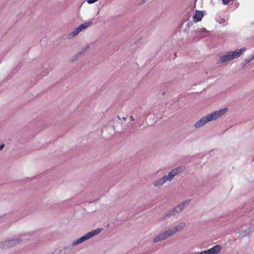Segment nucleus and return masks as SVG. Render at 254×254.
<instances>
[{"label": "nucleus", "mask_w": 254, "mask_h": 254, "mask_svg": "<svg viewBox=\"0 0 254 254\" xmlns=\"http://www.w3.org/2000/svg\"><path fill=\"white\" fill-rule=\"evenodd\" d=\"M227 108H224L217 111H214L211 114H209L201 118L194 124V127L195 128H199L203 126L208 122L215 121L224 115L227 112Z\"/></svg>", "instance_id": "1"}, {"label": "nucleus", "mask_w": 254, "mask_h": 254, "mask_svg": "<svg viewBox=\"0 0 254 254\" xmlns=\"http://www.w3.org/2000/svg\"><path fill=\"white\" fill-rule=\"evenodd\" d=\"M185 226L186 223L184 222H181L179 225L165 231L155 237L153 240V242L157 243L165 240L169 237L175 235L177 232L182 230Z\"/></svg>", "instance_id": "2"}, {"label": "nucleus", "mask_w": 254, "mask_h": 254, "mask_svg": "<svg viewBox=\"0 0 254 254\" xmlns=\"http://www.w3.org/2000/svg\"><path fill=\"white\" fill-rule=\"evenodd\" d=\"M246 50V48H243L241 49H236L235 51H229L226 54L220 57V60L219 62H218V64H223L238 58L241 56Z\"/></svg>", "instance_id": "3"}, {"label": "nucleus", "mask_w": 254, "mask_h": 254, "mask_svg": "<svg viewBox=\"0 0 254 254\" xmlns=\"http://www.w3.org/2000/svg\"><path fill=\"white\" fill-rule=\"evenodd\" d=\"M102 228H98L97 229H94L92 230L90 232H88L86 234L81 236L80 238H78L77 239L74 240L72 243V246L75 247L84 241L88 240L93 237L98 235L99 233L101 232L102 231Z\"/></svg>", "instance_id": "4"}, {"label": "nucleus", "mask_w": 254, "mask_h": 254, "mask_svg": "<svg viewBox=\"0 0 254 254\" xmlns=\"http://www.w3.org/2000/svg\"><path fill=\"white\" fill-rule=\"evenodd\" d=\"M190 201V199L186 200L182 203L178 204L176 207L173 208L165 213V217H171L175 216V215L183 210Z\"/></svg>", "instance_id": "5"}, {"label": "nucleus", "mask_w": 254, "mask_h": 254, "mask_svg": "<svg viewBox=\"0 0 254 254\" xmlns=\"http://www.w3.org/2000/svg\"><path fill=\"white\" fill-rule=\"evenodd\" d=\"M185 169V167L183 166L172 169L169 172L167 175H165L167 181H171L175 176L178 175L179 173L183 172Z\"/></svg>", "instance_id": "6"}, {"label": "nucleus", "mask_w": 254, "mask_h": 254, "mask_svg": "<svg viewBox=\"0 0 254 254\" xmlns=\"http://www.w3.org/2000/svg\"><path fill=\"white\" fill-rule=\"evenodd\" d=\"M92 23V21H88L82 23L71 32L69 35L73 37L76 36L80 32L90 26Z\"/></svg>", "instance_id": "7"}, {"label": "nucleus", "mask_w": 254, "mask_h": 254, "mask_svg": "<svg viewBox=\"0 0 254 254\" xmlns=\"http://www.w3.org/2000/svg\"><path fill=\"white\" fill-rule=\"evenodd\" d=\"M92 23V21H88L82 23L71 32L69 35L73 37L76 36L80 32L90 26Z\"/></svg>", "instance_id": "8"}, {"label": "nucleus", "mask_w": 254, "mask_h": 254, "mask_svg": "<svg viewBox=\"0 0 254 254\" xmlns=\"http://www.w3.org/2000/svg\"><path fill=\"white\" fill-rule=\"evenodd\" d=\"M29 239V238L27 237V235H21L18 238H13L11 239L5 240V243H8L11 247L22 242V240H26Z\"/></svg>", "instance_id": "9"}, {"label": "nucleus", "mask_w": 254, "mask_h": 254, "mask_svg": "<svg viewBox=\"0 0 254 254\" xmlns=\"http://www.w3.org/2000/svg\"><path fill=\"white\" fill-rule=\"evenodd\" d=\"M221 249V247L219 245H216L207 250L199 253V254H217L220 252Z\"/></svg>", "instance_id": "10"}, {"label": "nucleus", "mask_w": 254, "mask_h": 254, "mask_svg": "<svg viewBox=\"0 0 254 254\" xmlns=\"http://www.w3.org/2000/svg\"><path fill=\"white\" fill-rule=\"evenodd\" d=\"M205 13V11L196 10L192 17L193 21L195 22L200 21L204 16Z\"/></svg>", "instance_id": "11"}, {"label": "nucleus", "mask_w": 254, "mask_h": 254, "mask_svg": "<svg viewBox=\"0 0 254 254\" xmlns=\"http://www.w3.org/2000/svg\"><path fill=\"white\" fill-rule=\"evenodd\" d=\"M254 231V224L249 228H247L244 230H242L239 232V237L243 238L244 237L249 235L251 232Z\"/></svg>", "instance_id": "12"}, {"label": "nucleus", "mask_w": 254, "mask_h": 254, "mask_svg": "<svg viewBox=\"0 0 254 254\" xmlns=\"http://www.w3.org/2000/svg\"><path fill=\"white\" fill-rule=\"evenodd\" d=\"M166 176H163L162 177L159 178L153 182V186L155 187H160L164 185L166 182Z\"/></svg>", "instance_id": "13"}, {"label": "nucleus", "mask_w": 254, "mask_h": 254, "mask_svg": "<svg viewBox=\"0 0 254 254\" xmlns=\"http://www.w3.org/2000/svg\"><path fill=\"white\" fill-rule=\"evenodd\" d=\"M196 35L199 36L200 34H206L208 33V31L205 28H197L195 31Z\"/></svg>", "instance_id": "14"}, {"label": "nucleus", "mask_w": 254, "mask_h": 254, "mask_svg": "<svg viewBox=\"0 0 254 254\" xmlns=\"http://www.w3.org/2000/svg\"><path fill=\"white\" fill-rule=\"evenodd\" d=\"M89 48V47L88 45H86V47H85L82 50L78 53H77L75 59H74L73 61H75L77 60V59L81 56L82 55H83L88 49Z\"/></svg>", "instance_id": "15"}, {"label": "nucleus", "mask_w": 254, "mask_h": 254, "mask_svg": "<svg viewBox=\"0 0 254 254\" xmlns=\"http://www.w3.org/2000/svg\"><path fill=\"white\" fill-rule=\"evenodd\" d=\"M10 245L8 243H5V241H4L3 242H2L0 245V249H7L10 248Z\"/></svg>", "instance_id": "16"}, {"label": "nucleus", "mask_w": 254, "mask_h": 254, "mask_svg": "<svg viewBox=\"0 0 254 254\" xmlns=\"http://www.w3.org/2000/svg\"><path fill=\"white\" fill-rule=\"evenodd\" d=\"M235 0H222V3L224 5H228L230 1H234Z\"/></svg>", "instance_id": "17"}, {"label": "nucleus", "mask_w": 254, "mask_h": 254, "mask_svg": "<svg viewBox=\"0 0 254 254\" xmlns=\"http://www.w3.org/2000/svg\"><path fill=\"white\" fill-rule=\"evenodd\" d=\"M98 0H87L88 3L92 4L94 3L95 2L97 1Z\"/></svg>", "instance_id": "18"}, {"label": "nucleus", "mask_w": 254, "mask_h": 254, "mask_svg": "<svg viewBox=\"0 0 254 254\" xmlns=\"http://www.w3.org/2000/svg\"><path fill=\"white\" fill-rule=\"evenodd\" d=\"M184 32L185 33L187 34L188 36H190V35H189V30L188 28L185 29L184 30Z\"/></svg>", "instance_id": "19"}, {"label": "nucleus", "mask_w": 254, "mask_h": 254, "mask_svg": "<svg viewBox=\"0 0 254 254\" xmlns=\"http://www.w3.org/2000/svg\"><path fill=\"white\" fill-rule=\"evenodd\" d=\"M225 22V19L223 18H221L219 20V23L222 24Z\"/></svg>", "instance_id": "20"}, {"label": "nucleus", "mask_w": 254, "mask_h": 254, "mask_svg": "<svg viewBox=\"0 0 254 254\" xmlns=\"http://www.w3.org/2000/svg\"><path fill=\"white\" fill-rule=\"evenodd\" d=\"M254 59V56L253 55H251L250 57H249V59L248 60V62H250V61H251L252 60H253V59Z\"/></svg>", "instance_id": "21"}, {"label": "nucleus", "mask_w": 254, "mask_h": 254, "mask_svg": "<svg viewBox=\"0 0 254 254\" xmlns=\"http://www.w3.org/2000/svg\"><path fill=\"white\" fill-rule=\"evenodd\" d=\"M4 144H2L0 145V150H1L4 147Z\"/></svg>", "instance_id": "22"}, {"label": "nucleus", "mask_w": 254, "mask_h": 254, "mask_svg": "<svg viewBox=\"0 0 254 254\" xmlns=\"http://www.w3.org/2000/svg\"><path fill=\"white\" fill-rule=\"evenodd\" d=\"M130 119H131V121H133L134 120V118H133V117L132 116H130Z\"/></svg>", "instance_id": "23"}, {"label": "nucleus", "mask_w": 254, "mask_h": 254, "mask_svg": "<svg viewBox=\"0 0 254 254\" xmlns=\"http://www.w3.org/2000/svg\"><path fill=\"white\" fill-rule=\"evenodd\" d=\"M187 27H188V28H189V27H190V23H189V22H188V23H187Z\"/></svg>", "instance_id": "24"}, {"label": "nucleus", "mask_w": 254, "mask_h": 254, "mask_svg": "<svg viewBox=\"0 0 254 254\" xmlns=\"http://www.w3.org/2000/svg\"><path fill=\"white\" fill-rule=\"evenodd\" d=\"M201 38H202V37H200V38H198L197 39H196L197 41H198Z\"/></svg>", "instance_id": "25"}, {"label": "nucleus", "mask_w": 254, "mask_h": 254, "mask_svg": "<svg viewBox=\"0 0 254 254\" xmlns=\"http://www.w3.org/2000/svg\"><path fill=\"white\" fill-rule=\"evenodd\" d=\"M123 119L124 120H126V118L125 117H123Z\"/></svg>", "instance_id": "26"}, {"label": "nucleus", "mask_w": 254, "mask_h": 254, "mask_svg": "<svg viewBox=\"0 0 254 254\" xmlns=\"http://www.w3.org/2000/svg\"><path fill=\"white\" fill-rule=\"evenodd\" d=\"M27 235H28V236H30V233H28Z\"/></svg>", "instance_id": "27"}, {"label": "nucleus", "mask_w": 254, "mask_h": 254, "mask_svg": "<svg viewBox=\"0 0 254 254\" xmlns=\"http://www.w3.org/2000/svg\"><path fill=\"white\" fill-rule=\"evenodd\" d=\"M164 94H165V92H163V93H162V95H164Z\"/></svg>", "instance_id": "28"}, {"label": "nucleus", "mask_w": 254, "mask_h": 254, "mask_svg": "<svg viewBox=\"0 0 254 254\" xmlns=\"http://www.w3.org/2000/svg\"><path fill=\"white\" fill-rule=\"evenodd\" d=\"M239 4V3H238L237 4H236V5H238Z\"/></svg>", "instance_id": "29"}, {"label": "nucleus", "mask_w": 254, "mask_h": 254, "mask_svg": "<svg viewBox=\"0 0 254 254\" xmlns=\"http://www.w3.org/2000/svg\"><path fill=\"white\" fill-rule=\"evenodd\" d=\"M239 4V3H238L237 4H236V5H238Z\"/></svg>", "instance_id": "30"}, {"label": "nucleus", "mask_w": 254, "mask_h": 254, "mask_svg": "<svg viewBox=\"0 0 254 254\" xmlns=\"http://www.w3.org/2000/svg\"><path fill=\"white\" fill-rule=\"evenodd\" d=\"M60 252V250H59V251H58V253H59Z\"/></svg>", "instance_id": "31"}]
</instances>
